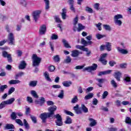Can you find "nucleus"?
Returning <instances> with one entry per match:
<instances>
[{
  "label": "nucleus",
  "mask_w": 131,
  "mask_h": 131,
  "mask_svg": "<svg viewBox=\"0 0 131 131\" xmlns=\"http://www.w3.org/2000/svg\"><path fill=\"white\" fill-rule=\"evenodd\" d=\"M49 75V73H48L47 72H45V73H44V76L45 77L46 80L51 82L52 81V79H51V78H50V76Z\"/></svg>",
  "instance_id": "33"
},
{
  "label": "nucleus",
  "mask_w": 131,
  "mask_h": 131,
  "mask_svg": "<svg viewBox=\"0 0 131 131\" xmlns=\"http://www.w3.org/2000/svg\"><path fill=\"white\" fill-rule=\"evenodd\" d=\"M76 48L78 50H81V51H83V52H88V48H85L84 46L76 45Z\"/></svg>",
  "instance_id": "20"
},
{
  "label": "nucleus",
  "mask_w": 131,
  "mask_h": 131,
  "mask_svg": "<svg viewBox=\"0 0 131 131\" xmlns=\"http://www.w3.org/2000/svg\"><path fill=\"white\" fill-rule=\"evenodd\" d=\"M64 123H66V124H71V123H72V120L70 118V117H67Z\"/></svg>",
  "instance_id": "38"
},
{
  "label": "nucleus",
  "mask_w": 131,
  "mask_h": 131,
  "mask_svg": "<svg viewBox=\"0 0 131 131\" xmlns=\"http://www.w3.org/2000/svg\"><path fill=\"white\" fill-rule=\"evenodd\" d=\"M58 98L60 99H63L64 98V91L61 90L60 92L59 93V95L57 96Z\"/></svg>",
  "instance_id": "42"
},
{
  "label": "nucleus",
  "mask_w": 131,
  "mask_h": 131,
  "mask_svg": "<svg viewBox=\"0 0 131 131\" xmlns=\"http://www.w3.org/2000/svg\"><path fill=\"white\" fill-rule=\"evenodd\" d=\"M123 81L126 83V82H130L131 79L129 75L127 74H124L123 76Z\"/></svg>",
  "instance_id": "17"
},
{
  "label": "nucleus",
  "mask_w": 131,
  "mask_h": 131,
  "mask_svg": "<svg viewBox=\"0 0 131 131\" xmlns=\"http://www.w3.org/2000/svg\"><path fill=\"white\" fill-rule=\"evenodd\" d=\"M111 83L113 88H115V89H116V88H117V83H116V82H115L114 80H112L111 81Z\"/></svg>",
  "instance_id": "45"
},
{
  "label": "nucleus",
  "mask_w": 131,
  "mask_h": 131,
  "mask_svg": "<svg viewBox=\"0 0 131 131\" xmlns=\"http://www.w3.org/2000/svg\"><path fill=\"white\" fill-rule=\"evenodd\" d=\"M85 11L86 12H88V13H93V9H92V8L89 7H86L85 8Z\"/></svg>",
  "instance_id": "57"
},
{
  "label": "nucleus",
  "mask_w": 131,
  "mask_h": 131,
  "mask_svg": "<svg viewBox=\"0 0 131 131\" xmlns=\"http://www.w3.org/2000/svg\"><path fill=\"white\" fill-rule=\"evenodd\" d=\"M8 44L15 46V37L12 32H10L8 35Z\"/></svg>",
  "instance_id": "5"
},
{
  "label": "nucleus",
  "mask_w": 131,
  "mask_h": 131,
  "mask_svg": "<svg viewBox=\"0 0 131 131\" xmlns=\"http://www.w3.org/2000/svg\"><path fill=\"white\" fill-rule=\"evenodd\" d=\"M71 57L70 56H67L66 59L64 60V63L68 64L71 62Z\"/></svg>",
  "instance_id": "39"
},
{
  "label": "nucleus",
  "mask_w": 131,
  "mask_h": 131,
  "mask_svg": "<svg viewBox=\"0 0 131 131\" xmlns=\"http://www.w3.org/2000/svg\"><path fill=\"white\" fill-rule=\"evenodd\" d=\"M108 64L111 67H113V66H114V65L116 64V62H115L113 60L110 61L108 62Z\"/></svg>",
  "instance_id": "60"
},
{
  "label": "nucleus",
  "mask_w": 131,
  "mask_h": 131,
  "mask_svg": "<svg viewBox=\"0 0 131 131\" xmlns=\"http://www.w3.org/2000/svg\"><path fill=\"white\" fill-rule=\"evenodd\" d=\"M37 85V81H35V80L31 81L29 83V85L30 86H32V88H34L35 86H36Z\"/></svg>",
  "instance_id": "28"
},
{
  "label": "nucleus",
  "mask_w": 131,
  "mask_h": 131,
  "mask_svg": "<svg viewBox=\"0 0 131 131\" xmlns=\"http://www.w3.org/2000/svg\"><path fill=\"white\" fill-rule=\"evenodd\" d=\"M62 84L63 86H66V88H68L70 86L71 84H72V82H71V81H65L62 82Z\"/></svg>",
  "instance_id": "24"
},
{
  "label": "nucleus",
  "mask_w": 131,
  "mask_h": 131,
  "mask_svg": "<svg viewBox=\"0 0 131 131\" xmlns=\"http://www.w3.org/2000/svg\"><path fill=\"white\" fill-rule=\"evenodd\" d=\"M97 81H98V82H99V83H103V82H105V81H107V80H106V79H104V78H101V79H99L97 78L96 79Z\"/></svg>",
  "instance_id": "44"
},
{
  "label": "nucleus",
  "mask_w": 131,
  "mask_h": 131,
  "mask_svg": "<svg viewBox=\"0 0 131 131\" xmlns=\"http://www.w3.org/2000/svg\"><path fill=\"white\" fill-rule=\"evenodd\" d=\"M15 92V88L11 87L10 88V89L8 91V95H11L13 94Z\"/></svg>",
  "instance_id": "48"
},
{
  "label": "nucleus",
  "mask_w": 131,
  "mask_h": 131,
  "mask_svg": "<svg viewBox=\"0 0 131 131\" xmlns=\"http://www.w3.org/2000/svg\"><path fill=\"white\" fill-rule=\"evenodd\" d=\"M53 59L55 63H59L60 62V55H56L53 57Z\"/></svg>",
  "instance_id": "27"
},
{
  "label": "nucleus",
  "mask_w": 131,
  "mask_h": 131,
  "mask_svg": "<svg viewBox=\"0 0 131 131\" xmlns=\"http://www.w3.org/2000/svg\"><path fill=\"white\" fill-rule=\"evenodd\" d=\"M9 84H18L21 83V81L19 80H11L8 82Z\"/></svg>",
  "instance_id": "22"
},
{
  "label": "nucleus",
  "mask_w": 131,
  "mask_h": 131,
  "mask_svg": "<svg viewBox=\"0 0 131 131\" xmlns=\"http://www.w3.org/2000/svg\"><path fill=\"white\" fill-rule=\"evenodd\" d=\"M2 55L4 58H7L8 62H12V55L11 54H8L6 51H4Z\"/></svg>",
  "instance_id": "9"
},
{
  "label": "nucleus",
  "mask_w": 131,
  "mask_h": 131,
  "mask_svg": "<svg viewBox=\"0 0 131 131\" xmlns=\"http://www.w3.org/2000/svg\"><path fill=\"white\" fill-rule=\"evenodd\" d=\"M47 31V26L46 25H43L40 27V29L39 30V34L41 35H43L46 34V32Z\"/></svg>",
  "instance_id": "10"
},
{
  "label": "nucleus",
  "mask_w": 131,
  "mask_h": 131,
  "mask_svg": "<svg viewBox=\"0 0 131 131\" xmlns=\"http://www.w3.org/2000/svg\"><path fill=\"white\" fill-rule=\"evenodd\" d=\"M96 27L98 28V30L101 31L102 30V23H99L98 24L96 25Z\"/></svg>",
  "instance_id": "55"
},
{
  "label": "nucleus",
  "mask_w": 131,
  "mask_h": 131,
  "mask_svg": "<svg viewBox=\"0 0 131 131\" xmlns=\"http://www.w3.org/2000/svg\"><path fill=\"white\" fill-rule=\"evenodd\" d=\"M93 97H94V94L90 93H89L87 95H86L84 97V100H90V99H92L93 98Z\"/></svg>",
  "instance_id": "29"
},
{
  "label": "nucleus",
  "mask_w": 131,
  "mask_h": 131,
  "mask_svg": "<svg viewBox=\"0 0 131 131\" xmlns=\"http://www.w3.org/2000/svg\"><path fill=\"white\" fill-rule=\"evenodd\" d=\"M41 13V10H36L32 13V16L35 20V22H37V20L39 18V15Z\"/></svg>",
  "instance_id": "7"
},
{
  "label": "nucleus",
  "mask_w": 131,
  "mask_h": 131,
  "mask_svg": "<svg viewBox=\"0 0 131 131\" xmlns=\"http://www.w3.org/2000/svg\"><path fill=\"white\" fill-rule=\"evenodd\" d=\"M55 123L57 126H62L63 125V121L62 120H57L55 121Z\"/></svg>",
  "instance_id": "34"
},
{
  "label": "nucleus",
  "mask_w": 131,
  "mask_h": 131,
  "mask_svg": "<svg viewBox=\"0 0 131 131\" xmlns=\"http://www.w3.org/2000/svg\"><path fill=\"white\" fill-rule=\"evenodd\" d=\"M30 118L32 121V122H33V123H37V120L36 119V117L35 116H33V115H30Z\"/></svg>",
  "instance_id": "40"
},
{
  "label": "nucleus",
  "mask_w": 131,
  "mask_h": 131,
  "mask_svg": "<svg viewBox=\"0 0 131 131\" xmlns=\"http://www.w3.org/2000/svg\"><path fill=\"white\" fill-rule=\"evenodd\" d=\"M27 66V64L25 62V61L23 60L20 62V63L19 66H18V69H25L26 68V66Z\"/></svg>",
  "instance_id": "18"
},
{
  "label": "nucleus",
  "mask_w": 131,
  "mask_h": 131,
  "mask_svg": "<svg viewBox=\"0 0 131 131\" xmlns=\"http://www.w3.org/2000/svg\"><path fill=\"white\" fill-rule=\"evenodd\" d=\"M51 39L52 40L54 39H58V35L53 34L52 35L51 37Z\"/></svg>",
  "instance_id": "62"
},
{
  "label": "nucleus",
  "mask_w": 131,
  "mask_h": 131,
  "mask_svg": "<svg viewBox=\"0 0 131 131\" xmlns=\"http://www.w3.org/2000/svg\"><path fill=\"white\" fill-rule=\"evenodd\" d=\"M31 95L35 98V99H38V95H37V93H36V91L34 90H32L31 91Z\"/></svg>",
  "instance_id": "30"
},
{
  "label": "nucleus",
  "mask_w": 131,
  "mask_h": 131,
  "mask_svg": "<svg viewBox=\"0 0 131 131\" xmlns=\"http://www.w3.org/2000/svg\"><path fill=\"white\" fill-rule=\"evenodd\" d=\"M123 16L121 14H117L114 17V21L116 25H118V26H121L122 24V21L119 20V19H122Z\"/></svg>",
  "instance_id": "4"
},
{
  "label": "nucleus",
  "mask_w": 131,
  "mask_h": 131,
  "mask_svg": "<svg viewBox=\"0 0 131 131\" xmlns=\"http://www.w3.org/2000/svg\"><path fill=\"white\" fill-rule=\"evenodd\" d=\"M81 43L82 45H83V46H84V47H86V46H88V41H86L83 38L81 39Z\"/></svg>",
  "instance_id": "49"
},
{
  "label": "nucleus",
  "mask_w": 131,
  "mask_h": 131,
  "mask_svg": "<svg viewBox=\"0 0 131 131\" xmlns=\"http://www.w3.org/2000/svg\"><path fill=\"white\" fill-rule=\"evenodd\" d=\"M15 102V98H11L7 100L3 101L0 103V110L5 108L6 105H12Z\"/></svg>",
  "instance_id": "2"
},
{
  "label": "nucleus",
  "mask_w": 131,
  "mask_h": 131,
  "mask_svg": "<svg viewBox=\"0 0 131 131\" xmlns=\"http://www.w3.org/2000/svg\"><path fill=\"white\" fill-rule=\"evenodd\" d=\"M73 110H74L75 113L77 115L82 114V111H81V109L79 108V105L78 104H76V106L73 107Z\"/></svg>",
  "instance_id": "11"
},
{
  "label": "nucleus",
  "mask_w": 131,
  "mask_h": 131,
  "mask_svg": "<svg viewBox=\"0 0 131 131\" xmlns=\"http://www.w3.org/2000/svg\"><path fill=\"white\" fill-rule=\"evenodd\" d=\"M99 61L101 62L103 65H107V60L105 59L100 58Z\"/></svg>",
  "instance_id": "47"
},
{
  "label": "nucleus",
  "mask_w": 131,
  "mask_h": 131,
  "mask_svg": "<svg viewBox=\"0 0 131 131\" xmlns=\"http://www.w3.org/2000/svg\"><path fill=\"white\" fill-rule=\"evenodd\" d=\"M10 117L12 120H16L17 118V114L15 112H12L10 115Z\"/></svg>",
  "instance_id": "32"
},
{
  "label": "nucleus",
  "mask_w": 131,
  "mask_h": 131,
  "mask_svg": "<svg viewBox=\"0 0 131 131\" xmlns=\"http://www.w3.org/2000/svg\"><path fill=\"white\" fill-rule=\"evenodd\" d=\"M64 113L67 114V115H70V116H74V114L70 111H64Z\"/></svg>",
  "instance_id": "54"
},
{
  "label": "nucleus",
  "mask_w": 131,
  "mask_h": 131,
  "mask_svg": "<svg viewBox=\"0 0 131 131\" xmlns=\"http://www.w3.org/2000/svg\"><path fill=\"white\" fill-rule=\"evenodd\" d=\"M121 75H122V74L119 71L115 72L114 74L115 78H116L118 81H120V77H121Z\"/></svg>",
  "instance_id": "13"
},
{
  "label": "nucleus",
  "mask_w": 131,
  "mask_h": 131,
  "mask_svg": "<svg viewBox=\"0 0 131 131\" xmlns=\"http://www.w3.org/2000/svg\"><path fill=\"white\" fill-rule=\"evenodd\" d=\"M67 13V10H66V8H63L62 10V13H61L62 19L63 20H65L66 19V14Z\"/></svg>",
  "instance_id": "21"
},
{
  "label": "nucleus",
  "mask_w": 131,
  "mask_h": 131,
  "mask_svg": "<svg viewBox=\"0 0 131 131\" xmlns=\"http://www.w3.org/2000/svg\"><path fill=\"white\" fill-rule=\"evenodd\" d=\"M55 66H51L50 67H49V70L50 71V72H53V71H55Z\"/></svg>",
  "instance_id": "59"
},
{
  "label": "nucleus",
  "mask_w": 131,
  "mask_h": 131,
  "mask_svg": "<svg viewBox=\"0 0 131 131\" xmlns=\"http://www.w3.org/2000/svg\"><path fill=\"white\" fill-rule=\"evenodd\" d=\"M96 36L97 39H101V38H103V37H105V35H102L101 34H97L96 35Z\"/></svg>",
  "instance_id": "50"
},
{
  "label": "nucleus",
  "mask_w": 131,
  "mask_h": 131,
  "mask_svg": "<svg viewBox=\"0 0 131 131\" xmlns=\"http://www.w3.org/2000/svg\"><path fill=\"white\" fill-rule=\"evenodd\" d=\"M6 89H8L7 85H2L0 86V93H4Z\"/></svg>",
  "instance_id": "31"
},
{
  "label": "nucleus",
  "mask_w": 131,
  "mask_h": 131,
  "mask_svg": "<svg viewBox=\"0 0 131 131\" xmlns=\"http://www.w3.org/2000/svg\"><path fill=\"white\" fill-rule=\"evenodd\" d=\"M89 121H90V126L93 127L97 125V121L93 118H89Z\"/></svg>",
  "instance_id": "19"
},
{
  "label": "nucleus",
  "mask_w": 131,
  "mask_h": 131,
  "mask_svg": "<svg viewBox=\"0 0 131 131\" xmlns=\"http://www.w3.org/2000/svg\"><path fill=\"white\" fill-rule=\"evenodd\" d=\"M62 42H63L64 47H65V48H66L67 49H71V46L69 45V43H68V41H67V40H66L65 39H62Z\"/></svg>",
  "instance_id": "23"
},
{
  "label": "nucleus",
  "mask_w": 131,
  "mask_h": 131,
  "mask_svg": "<svg viewBox=\"0 0 131 131\" xmlns=\"http://www.w3.org/2000/svg\"><path fill=\"white\" fill-rule=\"evenodd\" d=\"M112 72V70H110L103 72H99L98 74V76H102V75H106V74H110Z\"/></svg>",
  "instance_id": "16"
},
{
  "label": "nucleus",
  "mask_w": 131,
  "mask_h": 131,
  "mask_svg": "<svg viewBox=\"0 0 131 131\" xmlns=\"http://www.w3.org/2000/svg\"><path fill=\"white\" fill-rule=\"evenodd\" d=\"M53 117L56 118V120H62V116H61L59 114H57L56 115L54 114Z\"/></svg>",
  "instance_id": "35"
},
{
  "label": "nucleus",
  "mask_w": 131,
  "mask_h": 131,
  "mask_svg": "<svg viewBox=\"0 0 131 131\" xmlns=\"http://www.w3.org/2000/svg\"><path fill=\"white\" fill-rule=\"evenodd\" d=\"M15 122L17 123V124L21 125V126L23 125V122L19 119H15Z\"/></svg>",
  "instance_id": "52"
},
{
  "label": "nucleus",
  "mask_w": 131,
  "mask_h": 131,
  "mask_svg": "<svg viewBox=\"0 0 131 131\" xmlns=\"http://www.w3.org/2000/svg\"><path fill=\"white\" fill-rule=\"evenodd\" d=\"M27 107L26 108V115H28V114H29V113H30V107H28L27 106H26Z\"/></svg>",
  "instance_id": "61"
},
{
  "label": "nucleus",
  "mask_w": 131,
  "mask_h": 131,
  "mask_svg": "<svg viewBox=\"0 0 131 131\" xmlns=\"http://www.w3.org/2000/svg\"><path fill=\"white\" fill-rule=\"evenodd\" d=\"M117 50L119 52V53H120L123 55H126V54H128V51H127V50L121 49L119 47H117Z\"/></svg>",
  "instance_id": "12"
},
{
  "label": "nucleus",
  "mask_w": 131,
  "mask_h": 131,
  "mask_svg": "<svg viewBox=\"0 0 131 131\" xmlns=\"http://www.w3.org/2000/svg\"><path fill=\"white\" fill-rule=\"evenodd\" d=\"M24 75V72H20L18 74H16L15 76V79H17V78H19V77H21V76H23Z\"/></svg>",
  "instance_id": "43"
},
{
  "label": "nucleus",
  "mask_w": 131,
  "mask_h": 131,
  "mask_svg": "<svg viewBox=\"0 0 131 131\" xmlns=\"http://www.w3.org/2000/svg\"><path fill=\"white\" fill-rule=\"evenodd\" d=\"M125 122L127 124H129L131 125V119L130 117H126L125 119Z\"/></svg>",
  "instance_id": "51"
},
{
  "label": "nucleus",
  "mask_w": 131,
  "mask_h": 131,
  "mask_svg": "<svg viewBox=\"0 0 131 131\" xmlns=\"http://www.w3.org/2000/svg\"><path fill=\"white\" fill-rule=\"evenodd\" d=\"M102 111H104L105 112H108L109 111V109L104 106H101L100 108Z\"/></svg>",
  "instance_id": "56"
},
{
  "label": "nucleus",
  "mask_w": 131,
  "mask_h": 131,
  "mask_svg": "<svg viewBox=\"0 0 131 131\" xmlns=\"http://www.w3.org/2000/svg\"><path fill=\"white\" fill-rule=\"evenodd\" d=\"M84 66H85V64H83L82 66H77L75 67V69H76V70H81L84 68Z\"/></svg>",
  "instance_id": "46"
},
{
  "label": "nucleus",
  "mask_w": 131,
  "mask_h": 131,
  "mask_svg": "<svg viewBox=\"0 0 131 131\" xmlns=\"http://www.w3.org/2000/svg\"><path fill=\"white\" fill-rule=\"evenodd\" d=\"M85 28V27L84 26H83L82 24L79 23L78 24V28H77V31L78 32H80L81 30H83Z\"/></svg>",
  "instance_id": "26"
},
{
  "label": "nucleus",
  "mask_w": 131,
  "mask_h": 131,
  "mask_svg": "<svg viewBox=\"0 0 131 131\" xmlns=\"http://www.w3.org/2000/svg\"><path fill=\"white\" fill-rule=\"evenodd\" d=\"M108 96V92L107 91H105L103 92L102 94V99H105V98Z\"/></svg>",
  "instance_id": "63"
},
{
  "label": "nucleus",
  "mask_w": 131,
  "mask_h": 131,
  "mask_svg": "<svg viewBox=\"0 0 131 131\" xmlns=\"http://www.w3.org/2000/svg\"><path fill=\"white\" fill-rule=\"evenodd\" d=\"M78 102V98L77 96H75L74 98H72L71 100L72 104H75V103H77Z\"/></svg>",
  "instance_id": "41"
},
{
  "label": "nucleus",
  "mask_w": 131,
  "mask_h": 131,
  "mask_svg": "<svg viewBox=\"0 0 131 131\" xmlns=\"http://www.w3.org/2000/svg\"><path fill=\"white\" fill-rule=\"evenodd\" d=\"M5 129H14V128H15V126H14V125L12 124H6L5 126Z\"/></svg>",
  "instance_id": "25"
},
{
  "label": "nucleus",
  "mask_w": 131,
  "mask_h": 131,
  "mask_svg": "<svg viewBox=\"0 0 131 131\" xmlns=\"http://www.w3.org/2000/svg\"><path fill=\"white\" fill-rule=\"evenodd\" d=\"M81 108L82 110V111L84 112V113H88L89 112V109H88L84 104H81Z\"/></svg>",
  "instance_id": "36"
},
{
  "label": "nucleus",
  "mask_w": 131,
  "mask_h": 131,
  "mask_svg": "<svg viewBox=\"0 0 131 131\" xmlns=\"http://www.w3.org/2000/svg\"><path fill=\"white\" fill-rule=\"evenodd\" d=\"M45 98L43 97H41L40 99V103L39 105L40 106H42V104H45Z\"/></svg>",
  "instance_id": "53"
},
{
  "label": "nucleus",
  "mask_w": 131,
  "mask_h": 131,
  "mask_svg": "<svg viewBox=\"0 0 131 131\" xmlns=\"http://www.w3.org/2000/svg\"><path fill=\"white\" fill-rule=\"evenodd\" d=\"M32 59L33 66H34V67L39 66V64H40V62H41V58L38 57L36 54H33Z\"/></svg>",
  "instance_id": "3"
},
{
  "label": "nucleus",
  "mask_w": 131,
  "mask_h": 131,
  "mask_svg": "<svg viewBox=\"0 0 131 131\" xmlns=\"http://www.w3.org/2000/svg\"><path fill=\"white\" fill-rule=\"evenodd\" d=\"M57 110V106L53 105L49 107L48 108L49 113H43L40 115V118L41 119L42 122L46 123L47 122V119L53 117V115L55 114V111Z\"/></svg>",
  "instance_id": "1"
},
{
  "label": "nucleus",
  "mask_w": 131,
  "mask_h": 131,
  "mask_svg": "<svg viewBox=\"0 0 131 131\" xmlns=\"http://www.w3.org/2000/svg\"><path fill=\"white\" fill-rule=\"evenodd\" d=\"M78 23V16L76 15L75 18L74 19V23H73V31H76L77 28H76V25L77 23Z\"/></svg>",
  "instance_id": "14"
},
{
  "label": "nucleus",
  "mask_w": 131,
  "mask_h": 131,
  "mask_svg": "<svg viewBox=\"0 0 131 131\" xmlns=\"http://www.w3.org/2000/svg\"><path fill=\"white\" fill-rule=\"evenodd\" d=\"M105 50L107 51V52H111L112 51V43L109 42H105Z\"/></svg>",
  "instance_id": "15"
},
{
  "label": "nucleus",
  "mask_w": 131,
  "mask_h": 131,
  "mask_svg": "<svg viewBox=\"0 0 131 131\" xmlns=\"http://www.w3.org/2000/svg\"><path fill=\"white\" fill-rule=\"evenodd\" d=\"M49 45H50L51 51H52V52H54V44L53 43V42L50 41Z\"/></svg>",
  "instance_id": "64"
},
{
  "label": "nucleus",
  "mask_w": 131,
  "mask_h": 131,
  "mask_svg": "<svg viewBox=\"0 0 131 131\" xmlns=\"http://www.w3.org/2000/svg\"><path fill=\"white\" fill-rule=\"evenodd\" d=\"M103 27L107 31H111V27L108 25H103Z\"/></svg>",
  "instance_id": "37"
},
{
  "label": "nucleus",
  "mask_w": 131,
  "mask_h": 131,
  "mask_svg": "<svg viewBox=\"0 0 131 131\" xmlns=\"http://www.w3.org/2000/svg\"><path fill=\"white\" fill-rule=\"evenodd\" d=\"M97 68H98V65L96 63H94L92 66L84 68L82 70V71H83L84 72L85 71H88V72H91L92 71H95V70H96Z\"/></svg>",
  "instance_id": "6"
},
{
  "label": "nucleus",
  "mask_w": 131,
  "mask_h": 131,
  "mask_svg": "<svg viewBox=\"0 0 131 131\" xmlns=\"http://www.w3.org/2000/svg\"><path fill=\"white\" fill-rule=\"evenodd\" d=\"M82 54V52L77 50H74L72 51V53L71 56L73 57V58H78L79 55Z\"/></svg>",
  "instance_id": "8"
},
{
  "label": "nucleus",
  "mask_w": 131,
  "mask_h": 131,
  "mask_svg": "<svg viewBox=\"0 0 131 131\" xmlns=\"http://www.w3.org/2000/svg\"><path fill=\"white\" fill-rule=\"evenodd\" d=\"M20 4L24 7H26V6H27V3L26 1H25V0H21L20 2Z\"/></svg>",
  "instance_id": "58"
}]
</instances>
